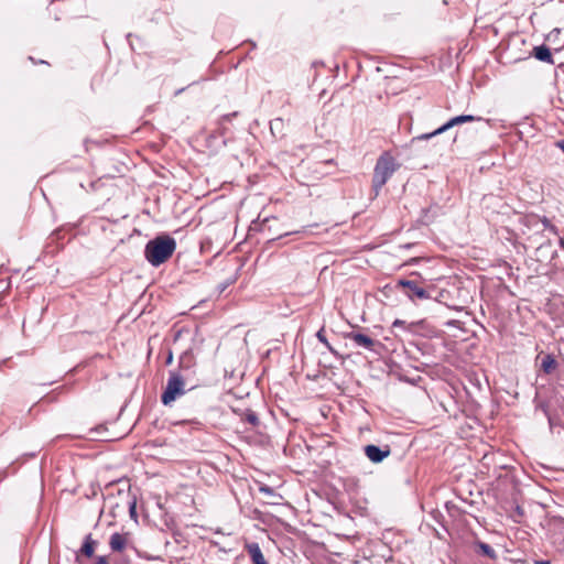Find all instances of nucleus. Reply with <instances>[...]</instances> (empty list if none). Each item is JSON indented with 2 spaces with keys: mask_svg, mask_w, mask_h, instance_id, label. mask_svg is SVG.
<instances>
[{
  "mask_svg": "<svg viewBox=\"0 0 564 564\" xmlns=\"http://www.w3.org/2000/svg\"><path fill=\"white\" fill-rule=\"evenodd\" d=\"M176 240L167 234H161L149 240L144 248L147 261L154 268L167 262L176 250Z\"/></svg>",
  "mask_w": 564,
  "mask_h": 564,
  "instance_id": "obj_1",
  "label": "nucleus"
},
{
  "mask_svg": "<svg viewBox=\"0 0 564 564\" xmlns=\"http://www.w3.org/2000/svg\"><path fill=\"white\" fill-rule=\"evenodd\" d=\"M399 167L400 164L395 161L390 152L386 151L377 159L376 165L373 167L371 184L375 197L379 195L381 188L387 184V182L392 177Z\"/></svg>",
  "mask_w": 564,
  "mask_h": 564,
  "instance_id": "obj_2",
  "label": "nucleus"
},
{
  "mask_svg": "<svg viewBox=\"0 0 564 564\" xmlns=\"http://www.w3.org/2000/svg\"><path fill=\"white\" fill-rule=\"evenodd\" d=\"M419 278L421 276L417 272H412L409 279H399L394 289L401 291L412 302L431 299L433 286L425 285Z\"/></svg>",
  "mask_w": 564,
  "mask_h": 564,
  "instance_id": "obj_3",
  "label": "nucleus"
},
{
  "mask_svg": "<svg viewBox=\"0 0 564 564\" xmlns=\"http://www.w3.org/2000/svg\"><path fill=\"white\" fill-rule=\"evenodd\" d=\"M109 546L112 552L121 554L123 564H137L140 553L137 547L131 544L128 533L115 532L109 539Z\"/></svg>",
  "mask_w": 564,
  "mask_h": 564,
  "instance_id": "obj_4",
  "label": "nucleus"
},
{
  "mask_svg": "<svg viewBox=\"0 0 564 564\" xmlns=\"http://www.w3.org/2000/svg\"><path fill=\"white\" fill-rule=\"evenodd\" d=\"M184 379L178 373H171L167 379L166 387L161 395L162 403L164 405L171 404L176 398L183 395L184 391Z\"/></svg>",
  "mask_w": 564,
  "mask_h": 564,
  "instance_id": "obj_5",
  "label": "nucleus"
},
{
  "mask_svg": "<svg viewBox=\"0 0 564 564\" xmlns=\"http://www.w3.org/2000/svg\"><path fill=\"white\" fill-rule=\"evenodd\" d=\"M481 120H482L481 117H475V116H471V115L456 116V117L451 118L446 123H444L443 126H441L440 128H437L433 132H431V133H423V134L416 137L414 140H429V139H431V138H433L435 135H438V134L449 130L451 128H453L455 126L463 124V123H466V122H471V121H481Z\"/></svg>",
  "mask_w": 564,
  "mask_h": 564,
  "instance_id": "obj_6",
  "label": "nucleus"
},
{
  "mask_svg": "<svg viewBox=\"0 0 564 564\" xmlns=\"http://www.w3.org/2000/svg\"><path fill=\"white\" fill-rule=\"evenodd\" d=\"M365 453L372 463H381L386 457L390 455V448L388 446L381 448L371 444L365 447Z\"/></svg>",
  "mask_w": 564,
  "mask_h": 564,
  "instance_id": "obj_7",
  "label": "nucleus"
},
{
  "mask_svg": "<svg viewBox=\"0 0 564 564\" xmlns=\"http://www.w3.org/2000/svg\"><path fill=\"white\" fill-rule=\"evenodd\" d=\"M245 550L247 551L252 564H268L260 545L257 542L246 543Z\"/></svg>",
  "mask_w": 564,
  "mask_h": 564,
  "instance_id": "obj_8",
  "label": "nucleus"
},
{
  "mask_svg": "<svg viewBox=\"0 0 564 564\" xmlns=\"http://www.w3.org/2000/svg\"><path fill=\"white\" fill-rule=\"evenodd\" d=\"M346 337L352 340L357 346L364 347L368 350H373V347L376 345L375 339L361 333L351 332L347 334Z\"/></svg>",
  "mask_w": 564,
  "mask_h": 564,
  "instance_id": "obj_9",
  "label": "nucleus"
},
{
  "mask_svg": "<svg viewBox=\"0 0 564 564\" xmlns=\"http://www.w3.org/2000/svg\"><path fill=\"white\" fill-rule=\"evenodd\" d=\"M534 57L541 62L553 64V56L550 51V48L545 45L535 46L534 50Z\"/></svg>",
  "mask_w": 564,
  "mask_h": 564,
  "instance_id": "obj_10",
  "label": "nucleus"
},
{
  "mask_svg": "<svg viewBox=\"0 0 564 564\" xmlns=\"http://www.w3.org/2000/svg\"><path fill=\"white\" fill-rule=\"evenodd\" d=\"M96 544L97 542L93 539L91 534H88L85 536L80 552L87 557H91L94 555Z\"/></svg>",
  "mask_w": 564,
  "mask_h": 564,
  "instance_id": "obj_11",
  "label": "nucleus"
},
{
  "mask_svg": "<svg viewBox=\"0 0 564 564\" xmlns=\"http://www.w3.org/2000/svg\"><path fill=\"white\" fill-rule=\"evenodd\" d=\"M557 366L555 358L547 354L543 357L541 368L545 373H551Z\"/></svg>",
  "mask_w": 564,
  "mask_h": 564,
  "instance_id": "obj_12",
  "label": "nucleus"
},
{
  "mask_svg": "<svg viewBox=\"0 0 564 564\" xmlns=\"http://www.w3.org/2000/svg\"><path fill=\"white\" fill-rule=\"evenodd\" d=\"M241 421L247 422V423L251 424L254 427L260 424V420L258 417V414L254 411L250 410V409H247L241 414Z\"/></svg>",
  "mask_w": 564,
  "mask_h": 564,
  "instance_id": "obj_13",
  "label": "nucleus"
},
{
  "mask_svg": "<svg viewBox=\"0 0 564 564\" xmlns=\"http://www.w3.org/2000/svg\"><path fill=\"white\" fill-rule=\"evenodd\" d=\"M316 337L329 351L334 352V348L332 347V345L329 344V341L327 340V338H326V336L324 334V327H322L316 333Z\"/></svg>",
  "mask_w": 564,
  "mask_h": 564,
  "instance_id": "obj_14",
  "label": "nucleus"
},
{
  "mask_svg": "<svg viewBox=\"0 0 564 564\" xmlns=\"http://www.w3.org/2000/svg\"><path fill=\"white\" fill-rule=\"evenodd\" d=\"M544 229L551 231L552 234L554 235H558V229L556 226H554L551 220L546 217H543L542 220H541Z\"/></svg>",
  "mask_w": 564,
  "mask_h": 564,
  "instance_id": "obj_15",
  "label": "nucleus"
},
{
  "mask_svg": "<svg viewBox=\"0 0 564 564\" xmlns=\"http://www.w3.org/2000/svg\"><path fill=\"white\" fill-rule=\"evenodd\" d=\"M479 547L480 550L482 551V553L485 555H487L488 557L490 558H495L496 557V553H495V550L487 543H480L479 544Z\"/></svg>",
  "mask_w": 564,
  "mask_h": 564,
  "instance_id": "obj_16",
  "label": "nucleus"
},
{
  "mask_svg": "<svg viewBox=\"0 0 564 564\" xmlns=\"http://www.w3.org/2000/svg\"><path fill=\"white\" fill-rule=\"evenodd\" d=\"M129 512H130V517L135 521L138 522V513H137V501L133 500L130 506H129Z\"/></svg>",
  "mask_w": 564,
  "mask_h": 564,
  "instance_id": "obj_17",
  "label": "nucleus"
},
{
  "mask_svg": "<svg viewBox=\"0 0 564 564\" xmlns=\"http://www.w3.org/2000/svg\"><path fill=\"white\" fill-rule=\"evenodd\" d=\"M260 491L265 494V495H273L274 494V490L271 487H269V486L260 487Z\"/></svg>",
  "mask_w": 564,
  "mask_h": 564,
  "instance_id": "obj_18",
  "label": "nucleus"
},
{
  "mask_svg": "<svg viewBox=\"0 0 564 564\" xmlns=\"http://www.w3.org/2000/svg\"><path fill=\"white\" fill-rule=\"evenodd\" d=\"M236 116H237V112L227 113V115H224V116L221 117V120H224V121H229V120H231V119H232L234 117H236Z\"/></svg>",
  "mask_w": 564,
  "mask_h": 564,
  "instance_id": "obj_19",
  "label": "nucleus"
},
{
  "mask_svg": "<svg viewBox=\"0 0 564 564\" xmlns=\"http://www.w3.org/2000/svg\"><path fill=\"white\" fill-rule=\"evenodd\" d=\"M96 564H109L106 556H98L96 558Z\"/></svg>",
  "mask_w": 564,
  "mask_h": 564,
  "instance_id": "obj_20",
  "label": "nucleus"
},
{
  "mask_svg": "<svg viewBox=\"0 0 564 564\" xmlns=\"http://www.w3.org/2000/svg\"><path fill=\"white\" fill-rule=\"evenodd\" d=\"M405 322L401 319H395L392 324V327H402L404 326Z\"/></svg>",
  "mask_w": 564,
  "mask_h": 564,
  "instance_id": "obj_21",
  "label": "nucleus"
},
{
  "mask_svg": "<svg viewBox=\"0 0 564 564\" xmlns=\"http://www.w3.org/2000/svg\"><path fill=\"white\" fill-rule=\"evenodd\" d=\"M101 184V180H98L96 182L91 183L93 189L97 191L99 188V185Z\"/></svg>",
  "mask_w": 564,
  "mask_h": 564,
  "instance_id": "obj_22",
  "label": "nucleus"
},
{
  "mask_svg": "<svg viewBox=\"0 0 564 564\" xmlns=\"http://www.w3.org/2000/svg\"><path fill=\"white\" fill-rule=\"evenodd\" d=\"M556 147H557L558 149H561V150L564 152V140H558V141L556 142Z\"/></svg>",
  "mask_w": 564,
  "mask_h": 564,
  "instance_id": "obj_23",
  "label": "nucleus"
},
{
  "mask_svg": "<svg viewBox=\"0 0 564 564\" xmlns=\"http://www.w3.org/2000/svg\"><path fill=\"white\" fill-rule=\"evenodd\" d=\"M535 564H551V561H549V560L535 561Z\"/></svg>",
  "mask_w": 564,
  "mask_h": 564,
  "instance_id": "obj_24",
  "label": "nucleus"
},
{
  "mask_svg": "<svg viewBox=\"0 0 564 564\" xmlns=\"http://www.w3.org/2000/svg\"><path fill=\"white\" fill-rule=\"evenodd\" d=\"M127 39H128V42H129V44H130L131 48H132V50H134V48H133L132 41H131V39H132V34H128Z\"/></svg>",
  "mask_w": 564,
  "mask_h": 564,
  "instance_id": "obj_25",
  "label": "nucleus"
},
{
  "mask_svg": "<svg viewBox=\"0 0 564 564\" xmlns=\"http://www.w3.org/2000/svg\"><path fill=\"white\" fill-rule=\"evenodd\" d=\"M558 245L564 250V238H560Z\"/></svg>",
  "mask_w": 564,
  "mask_h": 564,
  "instance_id": "obj_26",
  "label": "nucleus"
},
{
  "mask_svg": "<svg viewBox=\"0 0 564 564\" xmlns=\"http://www.w3.org/2000/svg\"><path fill=\"white\" fill-rule=\"evenodd\" d=\"M544 412H545V414L547 415V419H549V423H550V425H552V424H553L552 417L549 415V413H547V411H546V410H544Z\"/></svg>",
  "mask_w": 564,
  "mask_h": 564,
  "instance_id": "obj_27",
  "label": "nucleus"
},
{
  "mask_svg": "<svg viewBox=\"0 0 564 564\" xmlns=\"http://www.w3.org/2000/svg\"><path fill=\"white\" fill-rule=\"evenodd\" d=\"M142 214H147V215L151 216L150 212H148L145 209L142 210Z\"/></svg>",
  "mask_w": 564,
  "mask_h": 564,
  "instance_id": "obj_28",
  "label": "nucleus"
}]
</instances>
